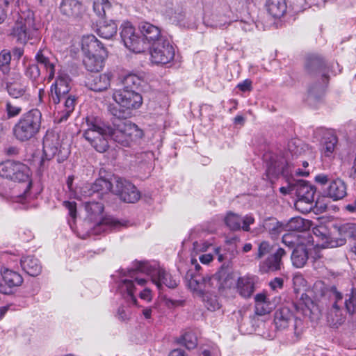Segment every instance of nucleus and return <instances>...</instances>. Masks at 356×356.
I'll return each instance as SVG.
<instances>
[{"mask_svg": "<svg viewBox=\"0 0 356 356\" xmlns=\"http://www.w3.org/2000/svg\"><path fill=\"white\" fill-rule=\"evenodd\" d=\"M325 193L334 200H341L346 195V186L340 179L332 180L325 191Z\"/></svg>", "mask_w": 356, "mask_h": 356, "instance_id": "obj_27", "label": "nucleus"}, {"mask_svg": "<svg viewBox=\"0 0 356 356\" xmlns=\"http://www.w3.org/2000/svg\"><path fill=\"white\" fill-rule=\"evenodd\" d=\"M6 89L10 96L17 99L26 95L27 84L19 72H13L7 81Z\"/></svg>", "mask_w": 356, "mask_h": 356, "instance_id": "obj_18", "label": "nucleus"}, {"mask_svg": "<svg viewBox=\"0 0 356 356\" xmlns=\"http://www.w3.org/2000/svg\"><path fill=\"white\" fill-rule=\"evenodd\" d=\"M3 282L0 283V293L10 294L13 289L17 287L23 282L22 275L17 272L6 269L1 273Z\"/></svg>", "mask_w": 356, "mask_h": 356, "instance_id": "obj_19", "label": "nucleus"}, {"mask_svg": "<svg viewBox=\"0 0 356 356\" xmlns=\"http://www.w3.org/2000/svg\"><path fill=\"white\" fill-rule=\"evenodd\" d=\"M74 179V177L73 175L69 176L67 179V187L68 188V193L70 197H72V193L76 191V188H73V181Z\"/></svg>", "mask_w": 356, "mask_h": 356, "instance_id": "obj_58", "label": "nucleus"}, {"mask_svg": "<svg viewBox=\"0 0 356 356\" xmlns=\"http://www.w3.org/2000/svg\"><path fill=\"white\" fill-rule=\"evenodd\" d=\"M131 42L133 44H135V43H140V46H141V48L140 49V53L144 51V50L145 49V42L140 38V37L138 36V34H136L134 37L131 38Z\"/></svg>", "mask_w": 356, "mask_h": 356, "instance_id": "obj_56", "label": "nucleus"}, {"mask_svg": "<svg viewBox=\"0 0 356 356\" xmlns=\"http://www.w3.org/2000/svg\"><path fill=\"white\" fill-rule=\"evenodd\" d=\"M81 49L85 56L97 54L107 56V51L93 35H84L81 40Z\"/></svg>", "mask_w": 356, "mask_h": 356, "instance_id": "obj_20", "label": "nucleus"}, {"mask_svg": "<svg viewBox=\"0 0 356 356\" xmlns=\"http://www.w3.org/2000/svg\"><path fill=\"white\" fill-rule=\"evenodd\" d=\"M294 321V332L295 334L298 336L300 335L302 332V321L301 319L296 318L293 320Z\"/></svg>", "mask_w": 356, "mask_h": 356, "instance_id": "obj_55", "label": "nucleus"}, {"mask_svg": "<svg viewBox=\"0 0 356 356\" xmlns=\"http://www.w3.org/2000/svg\"><path fill=\"white\" fill-rule=\"evenodd\" d=\"M286 254L285 250L280 248L273 254L261 262L259 265V270L261 273H266L280 270L282 264V258Z\"/></svg>", "mask_w": 356, "mask_h": 356, "instance_id": "obj_22", "label": "nucleus"}, {"mask_svg": "<svg viewBox=\"0 0 356 356\" xmlns=\"http://www.w3.org/2000/svg\"><path fill=\"white\" fill-rule=\"evenodd\" d=\"M118 26L113 21L104 22L97 29V34L102 38L111 39L117 33Z\"/></svg>", "mask_w": 356, "mask_h": 356, "instance_id": "obj_37", "label": "nucleus"}, {"mask_svg": "<svg viewBox=\"0 0 356 356\" xmlns=\"http://www.w3.org/2000/svg\"><path fill=\"white\" fill-rule=\"evenodd\" d=\"M95 195L92 184L88 183L82 184L76 187V191L72 193V198L78 200H83L87 197Z\"/></svg>", "mask_w": 356, "mask_h": 356, "instance_id": "obj_38", "label": "nucleus"}, {"mask_svg": "<svg viewBox=\"0 0 356 356\" xmlns=\"http://www.w3.org/2000/svg\"><path fill=\"white\" fill-rule=\"evenodd\" d=\"M271 246L267 241H262L259 243L258 248V253L257 254L256 258L260 259L268 252H270Z\"/></svg>", "mask_w": 356, "mask_h": 356, "instance_id": "obj_49", "label": "nucleus"}, {"mask_svg": "<svg viewBox=\"0 0 356 356\" xmlns=\"http://www.w3.org/2000/svg\"><path fill=\"white\" fill-rule=\"evenodd\" d=\"M353 299H356V286L353 288L352 291V298H349V300H346L344 302L346 309L349 313L354 312V305L353 303Z\"/></svg>", "mask_w": 356, "mask_h": 356, "instance_id": "obj_52", "label": "nucleus"}, {"mask_svg": "<svg viewBox=\"0 0 356 356\" xmlns=\"http://www.w3.org/2000/svg\"><path fill=\"white\" fill-rule=\"evenodd\" d=\"M314 65L315 68L319 69L321 67V63L320 60L317 58H315L307 63V68L308 70H311L312 66Z\"/></svg>", "mask_w": 356, "mask_h": 356, "instance_id": "obj_63", "label": "nucleus"}, {"mask_svg": "<svg viewBox=\"0 0 356 356\" xmlns=\"http://www.w3.org/2000/svg\"><path fill=\"white\" fill-rule=\"evenodd\" d=\"M271 307L268 302L257 303L255 305V313L257 315L262 316L270 312Z\"/></svg>", "mask_w": 356, "mask_h": 356, "instance_id": "obj_50", "label": "nucleus"}, {"mask_svg": "<svg viewBox=\"0 0 356 356\" xmlns=\"http://www.w3.org/2000/svg\"><path fill=\"white\" fill-rule=\"evenodd\" d=\"M70 79L67 74H60L50 90V99L54 104L60 103L68 95Z\"/></svg>", "mask_w": 356, "mask_h": 356, "instance_id": "obj_16", "label": "nucleus"}, {"mask_svg": "<svg viewBox=\"0 0 356 356\" xmlns=\"http://www.w3.org/2000/svg\"><path fill=\"white\" fill-rule=\"evenodd\" d=\"M115 186L113 193L127 203H135L140 198V193L136 187L124 178L114 176Z\"/></svg>", "mask_w": 356, "mask_h": 356, "instance_id": "obj_11", "label": "nucleus"}, {"mask_svg": "<svg viewBox=\"0 0 356 356\" xmlns=\"http://www.w3.org/2000/svg\"><path fill=\"white\" fill-rule=\"evenodd\" d=\"M63 206L68 211V216L72 221H75L77 216L76 203L75 202L64 201Z\"/></svg>", "mask_w": 356, "mask_h": 356, "instance_id": "obj_47", "label": "nucleus"}, {"mask_svg": "<svg viewBox=\"0 0 356 356\" xmlns=\"http://www.w3.org/2000/svg\"><path fill=\"white\" fill-rule=\"evenodd\" d=\"M293 320V314L288 307H281L275 313L274 322L276 327L279 330H284L288 327Z\"/></svg>", "mask_w": 356, "mask_h": 356, "instance_id": "obj_30", "label": "nucleus"}, {"mask_svg": "<svg viewBox=\"0 0 356 356\" xmlns=\"http://www.w3.org/2000/svg\"><path fill=\"white\" fill-rule=\"evenodd\" d=\"M266 7L268 13L277 18L283 16L286 10V4L284 0H267Z\"/></svg>", "mask_w": 356, "mask_h": 356, "instance_id": "obj_33", "label": "nucleus"}, {"mask_svg": "<svg viewBox=\"0 0 356 356\" xmlns=\"http://www.w3.org/2000/svg\"><path fill=\"white\" fill-rule=\"evenodd\" d=\"M5 111L8 118L17 116L22 112V108L14 105L11 102L6 101Z\"/></svg>", "mask_w": 356, "mask_h": 356, "instance_id": "obj_46", "label": "nucleus"}, {"mask_svg": "<svg viewBox=\"0 0 356 356\" xmlns=\"http://www.w3.org/2000/svg\"><path fill=\"white\" fill-rule=\"evenodd\" d=\"M206 307L209 310H216L217 309H219L220 306L218 302L216 299H211L210 300H208L206 302Z\"/></svg>", "mask_w": 356, "mask_h": 356, "instance_id": "obj_59", "label": "nucleus"}, {"mask_svg": "<svg viewBox=\"0 0 356 356\" xmlns=\"http://www.w3.org/2000/svg\"><path fill=\"white\" fill-rule=\"evenodd\" d=\"M106 57L97 54H90V56H85L83 63L88 71L99 72L102 69L104 59Z\"/></svg>", "mask_w": 356, "mask_h": 356, "instance_id": "obj_34", "label": "nucleus"}, {"mask_svg": "<svg viewBox=\"0 0 356 356\" xmlns=\"http://www.w3.org/2000/svg\"><path fill=\"white\" fill-rule=\"evenodd\" d=\"M200 261L204 264H208L213 260V256L211 254H204L199 257Z\"/></svg>", "mask_w": 356, "mask_h": 356, "instance_id": "obj_64", "label": "nucleus"}, {"mask_svg": "<svg viewBox=\"0 0 356 356\" xmlns=\"http://www.w3.org/2000/svg\"><path fill=\"white\" fill-rule=\"evenodd\" d=\"M95 195L98 199H102L104 194L111 191L115 186L114 177L111 181H108L104 178L97 179L94 184H92Z\"/></svg>", "mask_w": 356, "mask_h": 356, "instance_id": "obj_32", "label": "nucleus"}, {"mask_svg": "<svg viewBox=\"0 0 356 356\" xmlns=\"http://www.w3.org/2000/svg\"><path fill=\"white\" fill-rule=\"evenodd\" d=\"M150 61L155 65H166L173 60L175 49L166 39L150 47Z\"/></svg>", "mask_w": 356, "mask_h": 356, "instance_id": "obj_12", "label": "nucleus"}, {"mask_svg": "<svg viewBox=\"0 0 356 356\" xmlns=\"http://www.w3.org/2000/svg\"><path fill=\"white\" fill-rule=\"evenodd\" d=\"M82 6L77 0H62L59 6L60 13L67 17H76L81 13Z\"/></svg>", "mask_w": 356, "mask_h": 356, "instance_id": "obj_26", "label": "nucleus"}, {"mask_svg": "<svg viewBox=\"0 0 356 356\" xmlns=\"http://www.w3.org/2000/svg\"><path fill=\"white\" fill-rule=\"evenodd\" d=\"M0 175L14 181L26 183L24 193L26 195L31 186V170L26 165L20 162L6 161L0 165Z\"/></svg>", "mask_w": 356, "mask_h": 356, "instance_id": "obj_7", "label": "nucleus"}, {"mask_svg": "<svg viewBox=\"0 0 356 356\" xmlns=\"http://www.w3.org/2000/svg\"><path fill=\"white\" fill-rule=\"evenodd\" d=\"M111 224H70V229L81 238L91 234H99L106 225Z\"/></svg>", "mask_w": 356, "mask_h": 356, "instance_id": "obj_23", "label": "nucleus"}, {"mask_svg": "<svg viewBox=\"0 0 356 356\" xmlns=\"http://www.w3.org/2000/svg\"><path fill=\"white\" fill-rule=\"evenodd\" d=\"M139 30L143 36V40L151 47L166 40L161 29L149 22H142L139 25Z\"/></svg>", "mask_w": 356, "mask_h": 356, "instance_id": "obj_17", "label": "nucleus"}, {"mask_svg": "<svg viewBox=\"0 0 356 356\" xmlns=\"http://www.w3.org/2000/svg\"><path fill=\"white\" fill-rule=\"evenodd\" d=\"M111 78L110 73L91 75L88 79V85L94 91H102L108 88Z\"/></svg>", "mask_w": 356, "mask_h": 356, "instance_id": "obj_28", "label": "nucleus"}, {"mask_svg": "<svg viewBox=\"0 0 356 356\" xmlns=\"http://www.w3.org/2000/svg\"><path fill=\"white\" fill-rule=\"evenodd\" d=\"M64 100V109L61 111L60 121L66 120L70 115L73 112L76 104V97L74 95H68Z\"/></svg>", "mask_w": 356, "mask_h": 356, "instance_id": "obj_39", "label": "nucleus"}, {"mask_svg": "<svg viewBox=\"0 0 356 356\" xmlns=\"http://www.w3.org/2000/svg\"><path fill=\"white\" fill-rule=\"evenodd\" d=\"M314 243H307L301 241L300 244L297 245L291 254V261L293 265L296 268L303 267L309 259L308 245H312Z\"/></svg>", "mask_w": 356, "mask_h": 356, "instance_id": "obj_24", "label": "nucleus"}, {"mask_svg": "<svg viewBox=\"0 0 356 356\" xmlns=\"http://www.w3.org/2000/svg\"><path fill=\"white\" fill-rule=\"evenodd\" d=\"M11 34L19 43L22 44H26L29 40H32L31 43H34L40 39L38 29L34 19L30 17L24 19L21 18L20 20L17 21Z\"/></svg>", "mask_w": 356, "mask_h": 356, "instance_id": "obj_8", "label": "nucleus"}, {"mask_svg": "<svg viewBox=\"0 0 356 356\" xmlns=\"http://www.w3.org/2000/svg\"><path fill=\"white\" fill-rule=\"evenodd\" d=\"M337 143V136L331 131L324 134L321 140V154L326 157L332 156Z\"/></svg>", "mask_w": 356, "mask_h": 356, "instance_id": "obj_31", "label": "nucleus"}, {"mask_svg": "<svg viewBox=\"0 0 356 356\" xmlns=\"http://www.w3.org/2000/svg\"><path fill=\"white\" fill-rule=\"evenodd\" d=\"M139 272L149 275L152 282L158 288H160L163 284L172 289L177 286L178 280L163 268L156 265H151L147 262H137L134 268L127 271L122 270L120 273L118 280L116 281L117 292L134 304L137 301L134 295L137 289L136 286L143 287L147 282L145 279L138 277V273Z\"/></svg>", "mask_w": 356, "mask_h": 356, "instance_id": "obj_1", "label": "nucleus"}, {"mask_svg": "<svg viewBox=\"0 0 356 356\" xmlns=\"http://www.w3.org/2000/svg\"><path fill=\"white\" fill-rule=\"evenodd\" d=\"M22 269L29 275L38 276L42 272L40 261L33 256L23 257L20 260Z\"/></svg>", "mask_w": 356, "mask_h": 356, "instance_id": "obj_29", "label": "nucleus"}, {"mask_svg": "<svg viewBox=\"0 0 356 356\" xmlns=\"http://www.w3.org/2000/svg\"><path fill=\"white\" fill-rule=\"evenodd\" d=\"M140 298L148 302L150 301L152 299L150 289L145 288L143 291L140 293Z\"/></svg>", "mask_w": 356, "mask_h": 356, "instance_id": "obj_61", "label": "nucleus"}, {"mask_svg": "<svg viewBox=\"0 0 356 356\" xmlns=\"http://www.w3.org/2000/svg\"><path fill=\"white\" fill-rule=\"evenodd\" d=\"M254 219L252 216L242 217L240 215L229 211L224 217V222H254Z\"/></svg>", "mask_w": 356, "mask_h": 356, "instance_id": "obj_41", "label": "nucleus"}, {"mask_svg": "<svg viewBox=\"0 0 356 356\" xmlns=\"http://www.w3.org/2000/svg\"><path fill=\"white\" fill-rule=\"evenodd\" d=\"M111 8V3L108 0H94L93 10L99 17H104L106 11Z\"/></svg>", "mask_w": 356, "mask_h": 356, "instance_id": "obj_43", "label": "nucleus"}, {"mask_svg": "<svg viewBox=\"0 0 356 356\" xmlns=\"http://www.w3.org/2000/svg\"><path fill=\"white\" fill-rule=\"evenodd\" d=\"M121 28L120 35L124 46L134 53H140V44L135 43L134 44L131 40L136 34L134 26L129 22H124L122 24Z\"/></svg>", "mask_w": 356, "mask_h": 356, "instance_id": "obj_25", "label": "nucleus"}, {"mask_svg": "<svg viewBox=\"0 0 356 356\" xmlns=\"http://www.w3.org/2000/svg\"><path fill=\"white\" fill-rule=\"evenodd\" d=\"M329 297L333 302L332 307L327 312V320L330 325L337 327L344 321V316L341 309L342 296L336 288L332 287L329 291Z\"/></svg>", "mask_w": 356, "mask_h": 356, "instance_id": "obj_13", "label": "nucleus"}, {"mask_svg": "<svg viewBox=\"0 0 356 356\" xmlns=\"http://www.w3.org/2000/svg\"><path fill=\"white\" fill-rule=\"evenodd\" d=\"M48 54L47 51L40 50L37 53L35 59L38 64L49 73V78H52L54 76V65L53 60L48 56Z\"/></svg>", "mask_w": 356, "mask_h": 356, "instance_id": "obj_35", "label": "nucleus"}, {"mask_svg": "<svg viewBox=\"0 0 356 356\" xmlns=\"http://www.w3.org/2000/svg\"><path fill=\"white\" fill-rule=\"evenodd\" d=\"M112 124V127H107L108 134L115 142L122 146H130L143 136V131L136 124L126 119L117 118Z\"/></svg>", "mask_w": 356, "mask_h": 356, "instance_id": "obj_5", "label": "nucleus"}, {"mask_svg": "<svg viewBox=\"0 0 356 356\" xmlns=\"http://www.w3.org/2000/svg\"><path fill=\"white\" fill-rule=\"evenodd\" d=\"M284 163L280 161H272L267 168L266 176L268 179L273 181V179L276 178L280 174L284 172Z\"/></svg>", "mask_w": 356, "mask_h": 356, "instance_id": "obj_40", "label": "nucleus"}, {"mask_svg": "<svg viewBox=\"0 0 356 356\" xmlns=\"http://www.w3.org/2000/svg\"><path fill=\"white\" fill-rule=\"evenodd\" d=\"M11 60L10 53L6 50H3L0 53V70L6 74L10 71V63Z\"/></svg>", "mask_w": 356, "mask_h": 356, "instance_id": "obj_45", "label": "nucleus"}, {"mask_svg": "<svg viewBox=\"0 0 356 356\" xmlns=\"http://www.w3.org/2000/svg\"><path fill=\"white\" fill-rule=\"evenodd\" d=\"M312 224H301L298 227L291 232L285 234L282 236V242L289 247H293L300 244V241L314 243V236L312 235V230H310Z\"/></svg>", "mask_w": 356, "mask_h": 356, "instance_id": "obj_14", "label": "nucleus"}, {"mask_svg": "<svg viewBox=\"0 0 356 356\" xmlns=\"http://www.w3.org/2000/svg\"><path fill=\"white\" fill-rule=\"evenodd\" d=\"M86 218L94 222H120L104 211V205L96 201H88L84 203Z\"/></svg>", "mask_w": 356, "mask_h": 356, "instance_id": "obj_15", "label": "nucleus"}, {"mask_svg": "<svg viewBox=\"0 0 356 356\" xmlns=\"http://www.w3.org/2000/svg\"><path fill=\"white\" fill-rule=\"evenodd\" d=\"M141 83L140 78L136 74H128L123 79V89L134 90L139 86Z\"/></svg>", "mask_w": 356, "mask_h": 356, "instance_id": "obj_42", "label": "nucleus"}, {"mask_svg": "<svg viewBox=\"0 0 356 356\" xmlns=\"http://www.w3.org/2000/svg\"><path fill=\"white\" fill-rule=\"evenodd\" d=\"M226 273L224 270H220L213 276L204 277L201 275H194L188 280V287L193 291L200 294H204L208 290V288L213 286L214 282L219 284V287L228 286L227 282L229 280V275H227L223 282L221 280L225 276Z\"/></svg>", "mask_w": 356, "mask_h": 356, "instance_id": "obj_9", "label": "nucleus"}, {"mask_svg": "<svg viewBox=\"0 0 356 356\" xmlns=\"http://www.w3.org/2000/svg\"><path fill=\"white\" fill-rule=\"evenodd\" d=\"M318 224L312 228L315 237L321 241V245L334 248L346 243V238L356 237V224Z\"/></svg>", "mask_w": 356, "mask_h": 356, "instance_id": "obj_2", "label": "nucleus"}, {"mask_svg": "<svg viewBox=\"0 0 356 356\" xmlns=\"http://www.w3.org/2000/svg\"><path fill=\"white\" fill-rule=\"evenodd\" d=\"M87 128L83 136L86 140L99 152H104L108 147V134L107 127L104 126L100 120L88 117L86 118Z\"/></svg>", "mask_w": 356, "mask_h": 356, "instance_id": "obj_6", "label": "nucleus"}, {"mask_svg": "<svg viewBox=\"0 0 356 356\" xmlns=\"http://www.w3.org/2000/svg\"><path fill=\"white\" fill-rule=\"evenodd\" d=\"M328 180V176L324 174H319L315 177V181L322 185L325 184Z\"/></svg>", "mask_w": 356, "mask_h": 356, "instance_id": "obj_62", "label": "nucleus"}, {"mask_svg": "<svg viewBox=\"0 0 356 356\" xmlns=\"http://www.w3.org/2000/svg\"><path fill=\"white\" fill-rule=\"evenodd\" d=\"M197 342V337L193 332L185 333L179 341V343L185 346L188 349L195 348Z\"/></svg>", "mask_w": 356, "mask_h": 356, "instance_id": "obj_44", "label": "nucleus"}, {"mask_svg": "<svg viewBox=\"0 0 356 356\" xmlns=\"http://www.w3.org/2000/svg\"><path fill=\"white\" fill-rule=\"evenodd\" d=\"M211 245L207 242H195L193 243L194 249L197 251H206Z\"/></svg>", "mask_w": 356, "mask_h": 356, "instance_id": "obj_57", "label": "nucleus"}, {"mask_svg": "<svg viewBox=\"0 0 356 356\" xmlns=\"http://www.w3.org/2000/svg\"><path fill=\"white\" fill-rule=\"evenodd\" d=\"M9 4L8 0H0V23L3 22L6 17L5 7Z\"/></svg>", "mask_w": 356, "mask_h": 356, "instance_id": "obj_53", "label": "nucleus"}, {"mask_svg": "<svg viewBox=\"0 0 356 356\" xmlns=\"http://www.w3.org/2000/svg\"><path fill=\"white\" fill-rule=\"evenodd\" d=\"M292 189L297 197L295 202L296 208L302 213L311 210L314 200L316 189L314 186L305 181L299 180L294 184Z\"/></svg>", "mask_w": 356, "mask_h": 356, "instance_id": "obj_10", "label": "nucleus"}, {"mask_svg": "<svg viewBox=\"0 0 356 356\" xmlns=\"http://www.w3.org/2000/svg\"><path fill=\"white\" fill-rule=\"evenodd\" d=\"M300 162H301L302 166L303 167L304 169L298 168L295 169L293 170V172L297 175L302 176V177L309 175L310 170L308 168V166H309L308 162L306 161H300Z\"/></svg>", "mask_w": 356, "mask_h": 356, "instance_id": "obj_51", "label": "nucleus"}, {"mask_svg": "<svg viewBox=\"0 0 356 356\" xmlns=\"http://www.w3.org/2000/svg\"><path fill=\"white\" fill-rule=\"evenodd\" d=\"M237 87L243 92L250 91L252 90V81L250 79H245L239 83Z\"/></svg>", "mask_w": 356, "mask_h": 356, "instance_id": "obj_54", "label": "nucleus"}, {"mask_svg": "<svg viewBox=\"0 0 356 356\" xmlns=\"http://www.w3.org/2000/svg\"><path fill=\"white\" fill-rule=\"evenodd\" d=\"M41 119L42 113L38 109L24 113L13 128L14 137L21 142L34 138L40 129Z\"/></svg>", "mask_w": 356, "mask_h": 356, "instance_id": "obj_4", "label": "nucleus"}, {"mask_svg": "<svg viewBox=\"0 0 356 356\" xmlns=\"http://www.w3.org/2000/svg\"><path fill=\"white\" fill-rule=\"evenodd\" d=\"M289 150L290 151L293 156H297L298 154H300L298 147L296 146V142L291 141L289 143Z\"/></svg>", "mask_w": 356, "mask_h": 356, "instance_id": "obj_60", "label": "nucleus"}, {"mask_svg": "<svg viewBox=\"0 0 356 356\" xmlns=\"http://www.w3.org/2000/svg\"><path fill=\"white\" fill-rule=\"evenodd\" d=\"M113 99L117 106L111 107L110 111L116 118H131L133 111L139 108L143 104L141 95L134 90H117L113 94Z\"/></svg>", "mask_w": 356, "mask_h": 356, "instance_id": "obj_3", "label": "nucleus"}, {"mask_svg": "<svg viewBox=\"0 0 356 356\" xmlns=\"http://www.w3.org/2000/svg\"><path fill=\"white\" fill-rule=\"evenodd\" d=\"M26 74L30 79L36 80L40 75L39 67L36 65H29L26 70Z\"/></svg>", "mask_w": 356, "mask_h": 356, "instance_id": "obj_48", "label": "nucleus"}, {"mask_svg": "<svg viewBox=\"0 0 356 356\" xmlns=\"http://www.w3.org/2000/svg\"><path fill=\"white\" fill-rule=\"evenodd\" d=\"M61 145L59 136L53 131H47L43 138V152L47 159H52L60 149Z\"/></svg>", "mask_w": 356, "mask_h": 356, "instance_id": "obj_21", "label": "nucleus"}, {"mask_svg": "<svg viewBox=\"0 0 356 356\" xmlns=\"http://www.w3.org/2000/svg\"><path fill=\"white\" fill-rule=\"evenodd\" d=\"M237 291L244 298H249L254 291L253 282L250 278L239 277L237 282Z\"/></svg>", "mask_w": 356, "mask_h": 356, "instance_id": "obj_36", "label": "nucleus"}]
</instances>
